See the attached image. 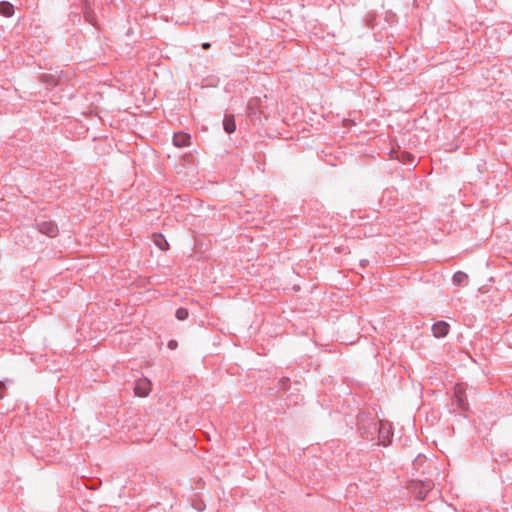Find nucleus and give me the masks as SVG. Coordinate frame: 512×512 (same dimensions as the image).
Returning a JSON list of instances; mask_svg holds the SVG:
<instances>
[{
    "label": "nucleus",
    "mask_w": 512,
    "mask_h": 512,
    "mask_svg": "<svg viewBox=\"0 0 512 512\" xmlns=\"http://www.w3.org/2000/svg\"><path fill=\"white\" fill-rule=\"evenodd\" d=\"M173 144L177 147H186L190 144V135L185 132L175 133L173 136Z\"/></svg>",
    "instance_id": "nucleus-6"
},
{
    "label": "nucleus",
    "mask_w": 512,
    "mask_h": 512,
    "mask_svg": "<svg viewBox=\"0 0 512 512\" xmlns=\"http://www.w3.org/2000/svg\"><path fill=\"white\" fill-rule=\"evenodd\" d=\"M41 80L43 83H46L49 86H56L62 82V76L54 74H43L41 76Z\"/></svg>",
    "instance_id": "nucleus-8"
},
{
    "label": "nucleus",
    "mask_w": 512,
    "mask_h": 512,
    "mask_svg": "<svg viewBox=\"0 0 512 512\" xmlns=\"http://www.w3.org/2000/svg\"><path fill=\"white\" fill-rule=\"evenodd\" d=\"M454 397H455V402L461 411H467L469 409V403L467 401L466 389L463 384L455 385Z\"/></svg>",
    "instance_id": "nucleus-2"
},
{
    "label": "nucleus",
    "mask_w": 512,
    "mask_h": 512,
    "mask_svg": "<svg viewBox=\"0 0 512 512\" xmlns=\"http://www.w3.org/2000/svg\"><path fill=\"white\" fill-rule=\"evenodd\" d=\"M14 13V7L7 1L0 2V14L5 17H11Z\"/></svg>",
    "instance_id": "nucleus-11"
},
{
    "label": "nucleus",
    "mask_w": 512,
    "mask_h": 512,
    "mask_svg": "<svg viewBox=\"0 0 512 512\" xmlns=\"http://www.w3.org/2000/svg\"><path fill=\"white\" fill-rule=\"evenodd\" d=\"M153 243L161 250L166 251L169 248V244L165 237L160 233H154L152 235Z\"/></svg>",
    "instance_id": "nucleus-7"
},
{
    "label": "nucleus",
    "mask_w": 512,
    "mask_h": 512,
    "mask_svg": "<svg viewBox=\"0 0 512 512\" xmlns=\"http://www.w3.org/2000/svg\"><path fill=\"white\" fill-rule=\"evenodd\" d=\"M453 283L457 286H465L468 282V276L462 271H457L452 277Z\"/></svg>",
    "instance_id": "nucleus-10"
},
{
    "label": "nucleus",
    "mask_w": 512,
    "mask_h": 512,
    "mask_svg": "<svg viewBox=\"0 0 512 512\" xmlns=\"http://www.w3.org/2000/svg\"><path fill=\"white\" fill-rule=\"evenodd\" d=\"M389 434V430L385 431L383 427L379 428V439L381 444L387 445L390 442Z\"/></svg>",
    "instance_id": "nucleus-12"
},
{
    "label": "nucleus",
    "mask_w": 512,
    "mask_h": 512,
    "mask_svg": "<svg viewBox=\"0 0 512 512\" xmlns=\"http://www.w3.org/2000/svg\"><path fill=\"white\" fill-rule=\"evenodd\" d=\"M151 391V382L147 378H140L136 381L134 392L139 397H146Z\"/></svg>",
    "instance_id": "nucleus-4"
},
{
    "label": "nucleus",
    "mask_w": 512,
    "mask_h": 512,
    "mask_svg": "<svg viewBox=\"0 0 512 512\" xmlns=\"http://www.w3.org/2000/svg\"><path fill=\"white\" fill-rule=\"evenodd\" d=\"M188 310L186 308H178L176 310L175 316L178 320L183 321L188 318Z\"/></svg>",
    "instance_id": "nucleus-13"
},
{
    "label": "nucleus",
    "mask_w": 512,
    "mask_h": 512,
    "mask_svg": "<svg viewBox=\"0 0 512 512\" xmlns=\"http://www.w3.org/2000/svg\"><path fill=\"white\" fill-rule=\"evenodd\" d=\"M5 384L0 382V399L4 397L3 390L5 389Z\"/></svg>",
    "instance_id": "nucleus-15"
},
{
    "label": "nucleus",
    "mask_w": 512,
    "mask_h": 512,
    "mask_svg": "<svg viewBox=\"0 0 512 512\" xmlns=\"http://www.w3.org/2000/svg\"><path fill=\"white\" fill-rule=\"evenodd\" d=\"M287 381H289V379H288V378H282L280 382H281L282 384H286V382H287Z\"/></svg>",
    "instance_id": "nucleus-17"
},
{
    "label": "nucleus",
    "mask_w": 512,
    "mask_h": 512,
    "mask_svg": "<svg viewBox=\"0 0 512 512\" xmlns=\"http://www.w3.org/2000/svg\"><path fill=\"white\" fill-rule=\"evenodd\" d=\"M37 230L48 236V237H56L58 235V227L53 221H41L36 224Z\"/></svg>",
    "instance_id": "nucleus-3"
},
{
    "label": "nucleus",
    "mask_w": 512,
    "mask_h": 512,
    "mask_svg": "<svg viewBox=\"0 0 512 512\" xmlns=\"http://www.w3.org/2000/svg\"><path fill=\"white\" fill-rule=\"evenodd\" d=\"M168 347H169L170 349H175V348L177 347V342H176L175 340H170V341L168 342Z\"/></svg>",
    "instance_id": "nucleus-14"
},
{
    "label": "nucleus",
    "mask_w": 512,
    "mask_h": 512,
    "mask_svg": "<svg viewBox=\"0 0 512 512\" xmlns=\"http://www.w3.org/2000/svg\"><path fill=\"white\" fill-rule=\"evenodd\" d=\"M223 128L226 133L231 134L236 130L235 119L233 115H226L223 120Z\"/></svg>",
    "instance_id": "nucleus-9"
},
{
    "label": "nucleus",
    "mask_w": 512,
    "mask_h": 512,
    "mask_svg": "<svg viewBox=\"0 0 512 512\" xmlns=\"http://www.w3.org/2000/svg\"><path fill=\"white\" fill-rule=\"evenodd\" d=\"M210 46H211V45H210V43H209V42H204V43L202 44V48H203V49H209V48H210Z\"/></svg>",
    "instance_id": "nucleus-16"
},
{
    "label": "nucleus",
    "mask_w": 512,
    "mask_h": 512,
    "mask_svg": "<svg viewBox=\"0 0 512 512\" xmlns=\"http://www.w3.org/2000/svg\"><path fill=\"white\" fill-rule=\"evenodd\" d=\"M434 487L432 480H412L409 485V491L414 495L417 500H424Z\"/></svg>",
    "instance_id": "nucleus-1"
},
{
    "label": "nucleus",
    "mask_w": 512,
    "mask_h": 512,
    "mask_svg": "<svg viewBox=\"0 0 512 512\" xmlns=\"http://www.w3.org/2000/svg\"><path fill=\"white\" fill-rule=\"evenodd\" d=\"M450 326L445 321H438L432 325L433 335L437 338L445 337L449 333Z\"/></svg>",
    "instance_id": "nucleus-5"
}]
</instances>
